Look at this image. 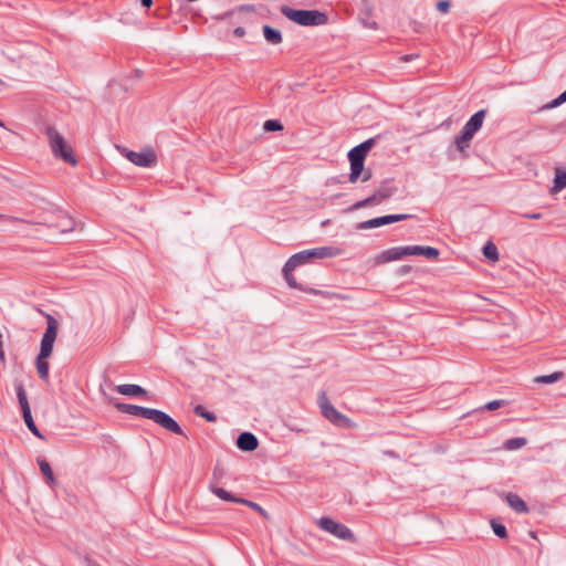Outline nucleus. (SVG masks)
Returning <instances> with one entry per match:
<instances>
[{
  "label": "nucleus",
  "instance_id": "nucleus-27",
  "mask_svg": "<svg viewBox=\"0 0 566 566\" xmlns=\"http://www.w3.org/2000/svg\"><path fill=\"white\" fill-rule=\"evenodd\" d=\"M526 443L527 440L524 437L511 438L504 442V448L506 450H517L523 448Z\"/></svg>",
  "mask_w": 566,
  "mask_h": 566
},
{
  "label": "nucleus",
  "instance_id": "nucleus-31",
  "mask_svg": "<svg viewBox=\"0 0 566 566\" xmlns=\"http://www.w3.org/2000/svg\"><path fill=\"white\" fill-rule=\"evenodd\" d=\"M193 412H195L196 416L206 419L208 422H216L217 421L216 415L213 412H211V411L206 410L205 407L201 406V405H197L193 408Z\"/></svg>",
  "mask_w": 566,
  "mask_h": 566
},
{
  "label": "nucleus",
  "instance_id": "nucleus-22",
  "mask_svg": "<svg viewBox=\"0 0 566 566\" xmlns=\"http://www.w3.org/2000/svg\"><path fill=\"white\" fill-rule=\"evenodd\" d=\"M23 420L28 429L39 439L44 440L45 437L41 433L39 428L36 427L31 410H27V412L22 413Z\"/></svg>",
  "mask_w": 566,
  "mask_h": 566
},
{
  "label": "nucleus",
  "instance_id": "nucleus-41",
  "mask_svg": "<svg viewBox=\"0 0 566 566\" xmlns=\"http://www.w3.org/2000/svg\"><path fill=\"white\" fill-rule=\"evenodd\" d=\"M361 21L365 27H367L369 29H374V30L377 29V23L375 21L369 20V17L361 18Z\"/></svg>",
  "mask_w": 566,
  "mask_h": 566
},
{
  "label": "nucleus",
  "instance_id": "nucleus-13",
  "mask_svg": "<svg viewBox=\"0 0 566 566\" xmlns=\"http://www.w3.org/2000/svg\"><path fill=\"white\" fill-rule=\"evenodd\" d=\"M39 223L56 228L61 232H69L74 228V220L66 212L57 208L53 209L51 218H45Z\"/></svg>",
  "mask_w": 566,
  "mask_h": 566
},
{
  "label": "nucleus",
  "instance_id": "nucleus-38",
  "mask_svg": "<svg viewBox=\"0 0 566 566\" xmlns=\"http://www.w3.org/2000/svg\"><path fill=\"white\" fill-rule=\"evenodd\" d=\"M375 144H376V139H375V138H369V139H367V140L363 142V143H360V144L358 145V147H359L363 151H365V154H368V153H369V150L374 147V145H375Z\"/></svg>",
  "mask_w": 566,
  "mask_h": 566
},
{
  "label": "nucleus",
  "instance_id": "nucleus-29",
  "mask_svg": "<svg viewBox=\"0 0 566 566\" xmlns=\"http://www.w3.org/2000/svg\"><path fill=\"white\" fill-rule=\"evenodd\" d=\"M563 377H564L563 371H555L549 375L538 376L535 378V381L538 384H553V382L560 380Z\"/></svg>",
  "mask_w": 566,
  "mask_h": 566
},
{
  "label": "nucleus",
  "instance_id": "nucleus-1",
  "mask_svg": "<svg viewBox=\"0 0 566 566\" xmlns=\"http://www.w3.org/2000/svg\"><path fill=\"white\" fill-rule=\"evenodd\" d=\"M115 407L123 413L153 420L167 431L188 438L178 422L161 410L124 402H117Z\"/></svg>",
  "mask_w": 566,
  "mask_h": 566
},
{
  "label": "nucleus",
  "instance_id": "nucleus-7",
  "mask_svg": "<svg viewBox=\"0 0 566 566\" xmlns=\"http://www.w3.org/2000/svg\"><path fill=\"white\" fill-rule=\"evenodd\" d=\"M39 312L46 319V329L42 336L40 353L38 356L41 358H49L52 355L53 345L57 336L59 323L51 314L44 313L41 310H39Z\"/></svg>",
  "mask_w": 566,
  "mask_h": 566
},
{
  "label": "nucleus",
  "instance_id": "nucleus-21",
  "mask_svg": "<svg viewBox=\"0 0 566 566\" xmlns=\"http://www.w3.org/2000/svg\"><path fill=\"white\" fill-rule=\"evenodd\" d=\"M15 391L22 413L27 412V410H31L27 392L22 382L15 384Z\"/></svg>",
  "mask_w": 566,
  "mask_h": 566
},
{
  "label": "nucleus",
  "instance_id": "nucleus-35",
  "mask_svg": "<svg viewBox=\"0 0 566 566\" xmlns=\"http://www.w3.org/2000/svg\"><path fill=\"white\" fill-rule=\"evenodd\" d=\"M491 526H492V530L494 532V534L500 537V538H506L507 537V530L505 527V525H503L502 523H499L496 521H492L491 522Z\"/></svg>",
  "mask_w": 566,
  "mask_h": 566
},
{
  "label": "nucleus",
  "instance_id": "nucleus-34",
  "mask_svg": "<svg viewBox=\"0 0 566 566\" xmlns=\"http://www.w3.org/2000/svg\"><path fill=\"white\" fill-rule=\"evenodd\" d=\"M263 129L265 132H280L283 129V125L277 119H268L263 124Z\"/></svg>",
  "mask_w": 566,
  "mask_h": 566
},
{
  "label": "nucleus",
  "instance_id": "nucleus-20",
  "mask_svg": "<svg viewBox=\"0 0 566 566\" xmlns=\"http://www.w3.org/2000/svg\"><path fill=\"white\" fill-rule=\"evenodd\" d=\"M264 39L271 44H280L282 42L281 31L270 25L263 27Z\"/></svg>",
  "mask_w": 566,
  "mask_h": 566
},
{
  "label": "nucleus",
  "instance_id": "nucleus-3",
  "mask_svg": "<svg viewBox=\"0 0 566 566\" xmlns=\"http://www.w3.org/2000/svg\"><path fill=\"white\" fill-rule=\"evenodd\" d=\"M46 136L50 142L52 154L55 158L62 159L64 163L73 167L77 165V159L73 153V148L54 127L46 128Z\"/></svg>",
  "mask_w": 566,
  "mask_h": 566
},
{
  "label": "nucleus",
  "instance_id": "nucleus-10",
  "mask_svg": "<svg viewBox=\"0 0 566 566\" xmlns=\"http://www.w3.org/2000/svg\"><path fill=\"white\" fill-rule=\"evenodd\" d=\"M396 191L397 188L391 185V180H384L380 184V186L374 191L373 195H370L364 200L356 202L352 207V210H358L366 207L377 206L382 201L389 199Z\"/></svg>",
  "mask_w": 566,
  "mask_h": 566
},
{
  "label": "nucleus",
  "instance_id": "nucleus-40",
  "mask_svg": "<svg viewBox=\"0 0 566 566\" xmlns=\"http://www.w3.org/2000/svg\"><path fill=\"white\" fill-rule=\"evenodd\" d=\"M398 248H399V251H400L402 258L412 255L413 245L398 247Z\"/></svg>",
  "mask_w": 566,
  "mask_h": 566
},
{
  "label": "nucleus",
  "instance_id": "nucleus-5",
  "mask_svg": "<svg viewBox=\"0 0 566 566\" xmlns=\"http://www.w3.org/2000/svg\"><path fill=\"white\" fill-rule=\"evenodd\" d=\"M317 403L319 406L322 416L332 422L334 426L344 428V429H353L356 427V423L348 418L347 416L339 412L328 400L326 392L322 391L318 395Z\"/></svg>",
  "mask_w": 566,
  "mask_h": 566
},
{
  "label": "nucleus",
  "instance_id": "nucleus-45",
  "mask_svg": "<svg viewBox=\"0 0 566 566\" xmlns=\"http://www.w3.org/2000/svg\"><path fill=\"white\" fill-rule=\"evenodd\" d=\"M0 219L8 220L10 222H25L23 219H20L17 217H11V216H4V214H0Z\"/></svg>",
  "mask_w": 566,
  "mask_h": 566
},
{
  "label": "nucleus",
  "instance_id": "nucleus-30",
  "mask_svg": "<svg viewBox=\"0 0 566 566\" xmlns=\"http://www.w3.org/2000/svg\"><path fill=\"white\" fill-rule=\"evenodd\" d=\"M482 251H483V254L485 255V258H488L489 260H491V261L499 260L497 248L493 242H491V241L486 242L485 245L483 247Z\"/></svg>",
  "mask_w": 566,
  "mask_h": 566
},
{
  "label": "nucleus",
  "instance_id": "nucleus-49",
  "mask_svg": "<svg viewBox=\"0 0 566 566\" xmlns=\"http://www.w3.org/2000/svg\"><path fill=\"white\" fill-rule=\"evenodd\" d=\"M371 178V172L367 170L363 176V181H367Z\"/></svg>",
  "mask_w": 566,
  "mask_h": 566
},
{
  "label": "nucleus",
  "instance_id": "nucleus-12",
  "mask_svg": "<svg viewBox=\"0 0 566 566\" xmlns=\"http://www.w3.org/2000/svg\"><path fill=\"white\" fill-rule=\"evenodd\" d=\"M123 155L134 165L144 167V168H150L156 166L157 164V156L153 148L148 147L145 148L143 151L137 153L134 150H128L124 148Z\"/></svg>",
  "mask_w": 566,
  "mask_h": 566
},
{
  "label": "nucleus",
  "instance_id": "nucleus-24",
  "mask_svg": "<svg viewBox=\"0 0 566 566\" xmlns=\"http://www.w3.org/2000/svg\"><path fill=\"white\" fill-rule=\"evenodd\" d=\"M35 365H36V370H38L39 377L42 380L48 381L49 380V369H50L48 358H41L40 356H38Z\"/></svg>",
  "mask_w": 566,
  "mask_h": 566
},
{
  "label": "nucleus",
  "instance_id": "nucleus-53",
  "mask_svg": "<svg viewBox=\"0 0 566 566\" xmlns=\"http://www.w3.org/2000/svg\"><path fill=\"white\" fill-rule=\"evenodd\" d=\"M0 126H3V123L0 120Z\"/></svg>",
  "mask_w": 566,
  "mask_h": 566
},
{
  "label": "nucleus",
  "instance_id": "nucleus-9",
  "mask_svg": "<svg viewBox=\"0 0 566 566\" xmlns=\"http://www.w3.org/2000/svg\"><path fill=\"white\" fill-rule=\"evenodd\" d=\"M295 269H296L295 266H291V268L289 266V261L285 262V264L282 269L283 277L291 289H295V290H300L305 293L318 295V296H322L323 298H327V300H332V298L344 300L345 298L344 296H342L337 293H334V292L306 287L303 284L297 283L296 279L292 274V272Z\"/></svg>",
  "mask_w": 566,
  "mask_h": 566
},
{
  "label": "nucleus",
  "instance_id": "nucleus-15",
  "mask_svg": "<svg viewBox=\"0 0 566 566\" xmlns=\"http://www.w3.org/2000/svg\"><path fill=\"white\" fill-rule=\"evenodd\" d=\"M237 447L241 451H254L259 447V440L252 432L244 431L237 439Z\"/></svg>",
  "mask_w": 566,
  "mask_h": 566
},
{
  "label": "nucleus",
  "instance_id": "nucleus-18",
  "mask_svg": "<svg viewBox=\"0 0 566 566\" xmlns=\"http://www.w3.org/2000/svg\"><path fill=\"white\" fill-rule=\"evenodd\" d=\"M412 255L423 256L428 260H437L440 251L433 247L413 245Z\"/></svg>",
  "mask_w": 566,
  "mask_h": 566
},
{
  "label": "nucleus",
  "instance_id": "nucleus-47",
  "mask_svg": "<svg viewBox=\"0 0 566 566\" xmlns=\"http://www.w3.org/2000/svg\"><path fill=\"white\" fill-rule=\"evenodd\" d=\"M140 3L145 8H150L153 4V0H140Z\"/></svg>",
  "mask_w": 566,
  "mask_h": 566
},
{
  "label": "nucleus",
  "instance_id": "nucleus-6",
  "mask_svg": "<svg viewBox=\"0 0 566 566\" xmlns=\"http://www.w3.org/2000/svg\"><path fill=\"white\" fill-rule=\"evenodd\" d=\"M338 254V250L333 247H321V248H314L310 250H303L301 252H297L290 256L289 266H300L305 263H308L313 261L314 259H326V258H333Z\"/></svg>",
  "mask_w": 566,
  "mask_h": 566
},
{
  "label": "nucleus",
  "instance_id": "nucleus-50",
  "mask_svg": "<svg viewBox=\"0 0 566 566\" xmlns=\"http://www.w3.org/2000/svg\"><path fill=\"white\" fill-rule=\"evenodd\" d=\"M385 454L392 457V458L397 457L394 451H385Z\"/></svg>",
  "mask_w": 566,
  "mask_h": 566
},
{
  "label": "nucleus",
  "instance_id": "nucleus-2",
  "mask_svg": "<svg viewBox=\"0 0 566 566\" xmlns=\"http://www.w3.org/2000/svg\"><path fill=\"white\" fill-rule=\"evenodd\" d=\"M280 11L285 18L303 27L323 25L328 22L327 14L318 10H301L282 6Z\"/></svg>",
  "mask_w": 566,
  "mask_h": 566
},
{
  "label": "nucleus",
  "instance_id": "nucleus-48",
  "mask_svg": "<svg viewBox=\"0 0 566 566\" xmlns=\"http://www.w3.org/2000/svg\"><path fill=\"white\" fill-rule=\"evenodd\" d=\"M363 13L366 15V17H369L370 13H371V8L369 6H365V10L363 11Z\"/></svg>",
  "mask_w": 566,
  "mask_h": 566
},
{
  "label": "nucleus",
  "instance_id": "nucleus-23",
  "mask_svg": "<svg viewBox=\"0 0 566 566\" xmlns=\"http://www.w3.org/2000/svg\"><path fill=\"white\" fill-rule=\"evenodd\" d=\"M564 188H566V170L563 168H556L553 191L557 192Z\"/></svg>",
  "mask_w": 566,
  "mask_h": 566
},
{
  "label": "nucleus",
  "instance_id": "nucleus-25",
  "mask_svg": "<svg viewBox=\"0 0 566 566\" xmlns=\"http://www.w3.org/2000/svg\"><path fill=\"white\" fill-rule=\"evenodd\" d=\"M211 492L214 495H217L219 499H221L223 501H228V502L239 503V500L241 499L239 496H235V495L231 494L230 492H228L223 488H219V486H212L211 488Z\"/></svg>",
  "mask_w": 566,
  "mask_h": 566
},
{
  "label": "nucleus",
  "instance_id": "nucleus-42",
  "mask_svg": "<svg viewBox=\"0 0 566 566\" xmlns=\"http://www.w3.org/2000/svg\"><path fill=\"white\" fill-rule=\"evenodd\" d=\"M412 270V266L411 265H401L398 270H397V273L399 275H406L408 273H410Z\"/></svg>",
  "mask_w": 566,
  "mask_h": 566
},
{
  "label": "nucleus",
  "instance_id": "nucleus-8",
  "mask_svg": "<svg viewBox=\"0 0 566 566\" xmlns=\"http://www.w3.org/2000/svg\"><path fill=\"white\" fill-rule=\"evenodd\" d=\"M295 269H296L295 266H291V268L289 266V261L285 262V264L282 269L283 277L291 289H295V290H300L305 293L318 295V296H322L323 298H327V300H332V298L344 300L345 298L344 296H342L337 293H334V292L306 287L303 284L297 283L296 279L292 274V272Z\"/></svg>",
  "mask_w": 566,
  "mask_h": 566
},
{
  "label": "nucleus",
  "instance_id": "nucleus-32",
  "mask_svg": "<svg viewBox=\"0 0 566 566\" xmlns=\"http://www.w3.org/2000/svg\"><path fill=\"white\" fill-rule=\"evenodd\" d=\"M368 154H365V151H363L358 145L353 147L349 151H348V160H354V161H361V163H365V159H366V156Z\"/></svg>",
  "mask_w": 566,
  "mask_h": 566
},
{
  "label": "nucleus",
  "instance_id": "nucleus-46",
  "mask_svg": "<svg viewBox=\"0 0 566 566\" xmlns=\"http://www.w3.org/2000/svg\"><path fill=\"white\" fill-rule=\"evenodd\" d=\"M233 34L238 38H242L244 34H245V30L244 28L242 27H237L234 30H233Z\"/></svg>",
  "mask_w": 566,
  "mask_h": 566
},
{
  "label": "nucleus",
  "instance_id": "nucleus-19",
  "mask_svg": "<svg viewBox=\"0 0 566 566\" xmlns=\"http://www.w3.org/2000/svg\"><path fill=\"white\" fill-rule=\"evenodd\" d=\"M402 259V255L399 251V248L398 247H394V248H390V249H387L385 251H382L378 258H377V262L378 263H388V262H392V261H397V260H400Z\"/></svg>",
  "mask_w": 566,
  "mask_h": 566
},
{
  "label": "nucleus",
  "instance_id": "nucleus-51",
  "mask_svg": "<svg viewBox=\"0 0 566 566\" xmlns=\"http://www.w3.org/2000/svg\"><path fill=\"white\" fill-rule=\"evenodd\" d=\"M411 59H412V55H406V56H403V60H405V61H409V60H411Z\"/></svg>",
  "mask_w": 566,
  "mask_h": 566
},
{
  "label": "nucleus",
  "instance_id": "nucleus-36",
  "mask_svg": "<svg viewBox=\"0 0 566 566\" xmlns=\"http://www.w3.org/2000/svg\"><path fill=\"white\" fill-rule=\"evenodd\" d=\"M566 102V90L559 94L556 98L543 106V109L555 108Z\"/></svg>",
  "mask_w": 566,
  "mask_h": 566
},
{
  "label": "nucleus",
  "instance_id": "nucleus-17",
  "mask_svg": "<svg viewBox=\"0 0 566 566\" xmlns=\"http://www.w3.org/2000/svg\"><path fill=\"white\" fill-rule=\"evenodd\" d=\"M116 391L129 397L147 396V391L142 386L135 384L119 385Z\"/></svg>",
  "mask_w": 566,
  "mask_h": 566
},
{
  "label": "nucleus",
  "instance_id": "nucleus-52",
  "mask_svg": "<svg viewBox=\"0 0 566 566\" xmlns=\"http://www.w3.org/2000/svg\"><path fill=\"white\" fill-rule=\"evenodd\" d=\"M4 86V82L2 80H0V88Z\"/></svg>",
  "mask_w": 566,
  "mask_h": 566
},
{
  "label": "nucleus",
  "instance_id": "nucleus-43",
  "mask_svg": "<svg viewBox=\"0 0 566 566\" xmlns=\"http://www.w3.org/2000/svg\"><path fill=\"white\" fill-rule=\"evenodd\" d=\"M237 10L240 12H250V11L254 10V6L253 4H241L238 7Z\"/></svg>",
  "mask_w": 566,
  "mask_h": 566
},
{
  "label": "nucleus",
  "instance_id": "nucleus-14",
  "mask_svg": "<svg viewBox=\"0 0 566 566\" xmlns=\"http://www.w3.org/2000/svg\"><path fill=\"white\" fill-rule=\"evenodd\" d=\"M410 218H411V216L407 214V213L381 216V217L373 218V219L357 223L356 229L357 230L374 229V228L391 224L394 222L405 221Z\"/></svg>",
  "mask_w": 566,
  "mask_h": 566
},
{
  "label": "nucleus",
  "instance_id": "nucleus-11",
  "mask_svg": "<svg viewBox=\"0 0 566 566\" xmlns=\"http://www.w3.org/2000/svg\"><path fill=\"white\" fill-rule=\"evenodd\" d=\"M316 524L321 530L334 535L335 537H337L339 539L348 541L352 543L356 542V536L349 527H347L346 525H344L342 523L336 522L335 520H333L328 516H323V517L318 518Z\"/></svg>",
  "mask_w": 566,
  "mask_h": 566
},
{
  "label": "nucleus",
  "instance_id": "nucleus-26",
  "mask_svg": "<svg viewBox=\"0 0 566 566\" xmlns=\"http://www.w3.org/2000/svg\"><path fill=\"white\" fill-rule=\"evenodd\" d=\"M349 164H350L349 181L354 184L358 180L359 176L363 174L365 163L349 160Z\"/></svg>",
  "mask_w": 566,
  "mask_h": 566
},
{
  "label": "nucleus",
  "instance_id": "nucleus-16",
  "mask_svg": "<svg viewBox=\"0 0 566 566\" xmlns=\"http://www.w3.org/2000/svg\"><path fill=\"white\" fill-rule=\"evenodd\" d=\"M505 501L506 503L510 505V507L512 510H514L515 512L517 513H527L528 512V506L527 504L525 503V501L518 496L517 494L515 493H512V492H509V493H505Z\"/></svg>",
  "mask_w": 566,
  "mask_h": 566
},
{
  "label": "nucleus",
  "instance_id": "nucleus-4",
  "mask_svg": "<svg viewBox=\"0 0 566 566\" xmlns=\"http://www.w3.org/2000/svg\"><path fill=\"white\" fill-rule=\"evenodd\" d=\"M485 115L486 109H480L476 113H474L464 124L460 133L454 137V144L458 150L463 151L465 148L469 147L470 140L473 138L475 133L479 132L480 128L482 127Z\"/></svg>",
  "mask_w": 566,
  "mask_h": 566
},
{
  "label": "nucleus",
  "instance_id": "nucleus-44",
  "mask_svg": "<svg viewBox=\"0 0 566 566\" xmlns=\"http://www.w3.org/2000/svg\"><path fill=\"white\" fill-rule=\"evenodd\" d=\"M523 217L526 219L539 220V219H542L543 216L539 212H533V213H524Z\"/></svg>",
  "mask_w": 566,
  "mask_h": 566
},
{
  "label": "nucleus",
  "instance_id": "nucleus-37",
  "mask_svg": "<svg viewBox=\"0 0 566 566\" xmlns=\"http://www.w3.org/2000/svg\"><path fill=\"white\" fill-rule=\"evenodd\" d=\"M507 402L505 400H492L488 403H485L484 406H482L480 408V410H489V411H493V410H496L503 406H505Z\"/></svg>",
  "mask_w": 566,
  "mask_h": 566
},
{
  "label": "nucleus",
  "instance_id": "nucleus-28",
  "mask_svg": "<svg viewBox=\"0 0 566 566\" xmlns=\"http://www.w3.org/2000/svg\"><path fill=\"white\" fill-rule=\"evenodd\" d=\"M38 463H39L41 473L48 479L50 484H53L55 482V479H54V474H53L50 463L44 459L38 460Z\"/></svg>",
  "mask_w": 566,
  "mask_h": 566
},
{
  "label": "nucleus",
  "instance_id": "nucleus-39",
  "mask_svg": "<svg viewBox=\"0 0 566 566\" xmlns=\"http://www.w3.org/2000/svg\"><path fill=\"white\" fill-rule=\"evenodd\" d=\"M450 7H451V3L449 0H440L437 3V10L442 13L449 12Z\"/></svg>",
  "mask_w": 566,
  "mask_h": 566
},
{
  "label": "nucleus",
  "instance_id": "nucleus-33",
  "mask_svg": "<svg viewBox=\"0 0 566 566\" xmlns=\"http://www.w3.org/2000/svg\"><path fill=\"white\" fill-rule=\"evenodd\" d=\"M239 503L243 504V505H247L250 509L254 510L255 512L260 513L262 516L268 517V512L261 505H259L258 503L252 502V501L247 500V499H243V497L239 500Z\"/></svg>",
  "mask_w": 566,
  "mask_h": 566
}]
</instances>
